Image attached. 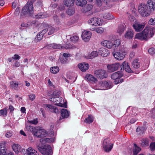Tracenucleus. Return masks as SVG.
I'll return each mask as SVG.
<instances>
[{"instance_id": "30", "label": "nucleus", "mask_w": 155, "mask_h": 155, "mask_svg": "<svg viewBox=\"0 0 155 155\" xmlns=\"http://www.w3.org/2000/svg\"><path fill=\"white\" fill-rule=\"evenodd\" d=\"M103 15V18L105 19L110 20L113 18V16L110 13H105Z\"/></svg>"}, {"instance_id": "9", "label": "nucleus", "mask_w": 155, "mask_h": 155, "mask_svg": "<svg viewBox=\"0 0 155 155\" xmlns=\"http://www.w3.org/2000/svg\"><path fill=\"white\" fill-rule=\"evenodd\" d=\"M113 55L114 58L118 60H121L124 59L125 55L124 51H119L118 52L113 53Z\"/></svg>"}, {"instance_id": "53", "label": "nucleus", "mask_w": 155, "mask_h": 155, "mask_svg": "<svg viewBox=\"0 0 155 155\" xmlns=\"http://www.w3.org/2000/svg\"><path fill=\"white\" fill-rule=\"evenodd\" d=\"M60 62L61 64H66L68 63V61L66 58H62L60 59Z\"/></svg>"}, {"instance_id": "52", "label": "nucleus", "mask_w": 155, "mask_h": 155, "mask_svg": "<svg viewBox=\"0 0 155 155\" xmlns=\"http://www.w3.org/2000/svg\"><path fill=\"white\" fill-rule=\"evenodd\" d=\"M27 123L36 125L38 123V119L37 118H36L32 120H28L27 121Z\"/></svg>"}, {"instance_id": "8", "label": "nucleus", "mask_w": 155, "mask_h": 155, "mask_svg": "<svg viewBox=\"0 0 155 155\" xmlns=\"http://www.w3.org/2000/svg\"><path fill=\"white\" fill-rule=\"evenodd\" d=\"M94 75L98 78L101 79L106 78L107 74L106 71L104 70H97L94 71Z\"/></svg>"}, {"instance_id": "33", "label": "nucleus", "mask_w": 155, "mask_h": 155, "mask_svg": "<svg viewBox=\"0 0 155 155\" xmlns=\"http://www.w3.org/2000/svg\"><path fill=\"white\" fill-rule=\"evenodd\" d=\"M12 147L15 153H17L20 150L21 146L18 144H14L12 145Z\"/></svg>"}, {"instance_id": "63", "label": "nucleus", "mask_w": 155, "mask_h": 155, "mask_svg": "<svg viewBox=\"0 0 155 155\" xmlns=\"http://www.w3.org/2000/svg\"><path fill=\"white\" fill-rule=\"evenodd\" d=\"M96 3L98 6H100L102 5V2L101 0H96Z\"/></svg>"}, {"instance_id": "15", "label": "nucleus", "mask_w": 155, "mask_h": 155, "mask_svg": "<svg viewBox=\"0 0 155 155\" xmlns=\"http://www.w3.org/2000/svg\"><path fill=\"white\" fill-rule=\"evenodd\" d=\"M98 85L99 87H100V89L102 90L110 88L108 83L105 81H102L100 82Z\"/></svg>"}, {"instance_id": "46", "label": "nucleus", "mask_w": 155, "mask_h": 155, "mask_svg": "<svg viewBox=\"0 0 155 155\" xmlns=\"http://www.w3.org/2000/svg\"><path fill=\"white\" fill-rule=\"evenodd\" d=\"M144 128L142 127H138L136 129L137 132H138L139 134H141L143 133L144 131Z\"/></svg>"}, {"instance_id": "21", "label": "nucleus", "mask_w": 155, "mask_h": 155, "mask_svg": "<svg viewBox=\"0 0 155 155\" xmlns=\"http://www.w3.org/2000/svg\"><path fill=\"white\" fill-rule=\"evenodd\" d=\"M103 45L109 49L113 48V43L110 41L104 40L102 42Z\"/></svg>"}, {"instance_id": "16", "label": "nucleus", "mask_w": 155, "mask_h": 155, "mask_svg": "<svg viewBox=\"0 0 155 155\" xmlns=\"http://www.w3.org/2000/svg\"><path fill=\"white\" fill-rule=\"evenodd\" d=\"M85 79L91 83H95L97 81V79L93 75L89 74L87 75L85 77Z\"/></svg>"}, {"instance_id": "10", "label": "nucleus", "mask_w": 155, "mask_h": 155, "mask_svg": "<svg viewBox=\"0 0 155 155\" xmlns=\"http://www.w3.org/2000/svg\"><path fill=\"white\" fill-rule=\"evenodd\" d=\"M91 36V33L90 31H84L82 32L81 37L82 39L85 41H88Z\"/></svg>"}, {"instance_id": "7", "label": "nucleus", "mask_w": 155, "mask_h": 155, "mask_svg": "<svg viewBox=\"0 0 155 155\" xmlns=\"http://www.w3.org/2000/svg\"><path fill=\"white\" fill-rule=\"evenodd\" d=\"M113 144H110L108 139L104 140L103 143V147L104 150L106 152H109L113 148Z\"/></svg>"}, {"instance_id": "36", "label": "nucleus", "mask_w": 155, "mask_h": 155, "mask_svg": "<svg viewBox=\"0 0 155 155\" xmlns=\"http://www.w3.org/2000/svg\"><path fill=\"white\" fill-rule=\"evenodd\" d=\"M139 60L136 59L134 60L132 63V66L135 68H138L140 66V63L138 62Z\"/></svg>"}, {"instance_id": "34", "label": "nucleus", "mask_w": 155, "mask_h": 155, "mask_svg": "<svg viewBox=\"0 0 155 155\" xmlns=\"http://www.w3.org/2000/svg\"><path fill=\"white\" fill-rule=\"evenodd\" d=\"M50 47L54 49H62V46L59 44H51L50 45Z\"/></svg>"}, {"instance_id": "20", "label": "nucleus", "mask_w": 155, "mask_h": 155, "mask_svg": "<svg viewBox=\"0 0 155 155\" xmlns=\"http://www.w3.org/2000/svg\"><path fill=\"white\" fill-rule=\"evenodd\" d=\"M25 155H38L37 152L31 147H29L26 150Z\"/></svg>"}, {"instance_id": "55", "label": "nucleus", "mask_w": 155, "mask_h": 155, "mask_svg": "<svg viewBox=\"0 0 155 155\" xmlns=\"http://www.w3.org/2000/svg\"><path fill=\"white\" fill-rule=\"evenodd\" d=\"M150 148L152 151L155 150V142H152L150 144Z\"/></svg>"}, {"instance_id": "17", "label": "nucleus", "mask_w": 155, "mask_h": 155, "mask_svg": "<svg viewBox=\"0 0 155 155\" xmlns=\"http://www.w3.org/2000/svg\"><path fill=\"white\" fill-rule=\"evenodd\" d=\"M121 70H124V69L125 71L128 73H131V70L130 68L128 63L126 62L125 61H124L122 63L121 65L120 66Z\"/></svg>"}, {"instance_id": "18", "label": "nucleus", "mask_w": 155, "mask_h": 155, "mask_svg": "<svg viewBox=\"0 0 155 155\" xmlns=\"http://www.w3.org/2000/svg\"><path fill=\"white\" fill-rule=\"evenodd\" d=\"M79 69L83 72L85 71L89 68V65L87 63H82L78 65Z\"/></svg>"}, {"instance_id": "26", "label": "nucleus", "mask_w": 155, "mask_h": 155, "mask_svg": "<svg viewBox=\"0 0 155 155\" xmlns=\"http://www.w3.org/2000/svg\"><path fill=\"white\" fill-rule=\"evenodd\" d=\"M98 55V52L96 51H93L91 53L88 54L86 58L87 59H92L96 57Z\"/></svg>"}, {"instance_id": "35", "label": "nucleus", "mask_w": 155, "mask_h": 155, "mask_svg": "<svg viewBox=\"0 0 155 155\" xmlns=\"http://www.w3.org/2000/svg\"><path fill=\"white\" fill-rule=\"evenodd\" d=\"M0 152L3 154H5L6 153L5 145L4 143H0Z\"/></svg>"}, {"instance_id": "47", "label": "nucleus", "mask_w": 155, "mask_h": 155, "mask_svg": "<svg viewBox=\"0 0 155 155\" xmlns=\"http://www.w3.org/2000/svg\"><path fill=\"white\" fill-rule=\"evenodd\" d=\"M67 13L69 15H72L74 13V10L72 8H68L66 11Z\"/></svg>"}, {"instance_id": "42", "label": "nucleus", "mask_w": 155, "mask_h": 155, "mask_svg": "<svg viewBox=\"0 0 155 155\" xmlns=\"http://www.w3.org/2000/svg\"><path fill=\"white\" fill-rule=\"evenodd\" d=\"M18 83L17 81H12L10 83V86L11 87L16 89L18 86Z\"/></svg>"}, {"instance_id": "49", "label": "nucleus", "mask_w": 155, "mask_h": 155, "mask_svg": "<svg viewBox=\"0 0 155 155\" xmlns=\"http://www.w3.org/2000/svg\"><path fill=\"white\" fill-rule=\"evenodd\" d=\"M104 31V29L101 27H98L96 28V31L98 33L101 34Z\"/></svg>"}, {"instance_id": "25", "label": "nucleus", "mask_w": 155, "mask_h": 155, "mask_svg": "<svg viewBox=\"0 0 155 155\" xmlns=\"http://www.w3.org/2000/svg\"><path fill=\"white\" fill-rule=\"evenodd\" d=\"M134 32L133 30H131L127 31L125 35V37L126 38L131 39L133 37Z\"/></svg>"}, {"instance_id": "56", "label": "nucleus", "mask_w": 155, "mask_h": 155, "mask_svg": "<svg viewBox=\"0 0 155 155\" xmlns=\"http://www.w3.org/2000/svg\"><path fill=\"white\" fill-rule=\"evenodd\" d=\"M149 53L151 55H153L155 54V50L154 48H152L148 50Z\"/></svg>"}, {"instance_id": "54", "label": "nucleus", "mask_w": 155, "mask_h": 155, "mask_svg": "<svg viewBox=\"0 0 155 155\" xmlns=\"http://www.w3.org/2000/svg\"><path fill=\"white\" fill-rule=\"evenodd\" d=\"M142 141V145L144 146L147 145L149 143V140L147 139H143Z\"/></svg>"}, {"instance_id": "59", "label": "nucleus", "mask_w": 155, "mask_h": 155, "mask_svg": "<svg viewBox=\"0 0 155 155\" xmlns=\"http://www.w3.org/2000/svg\"><path fill=\"white\" fill-rule=\"evenodd\" d=\"M29 97L31 101H33L35 99V96L34 94H31L29 95Z\"/></svg>"}, {"instance_id": "24", "label": "nucleus", "mask_w": 155, "mask_h": 155, "mask_svg": "<svg viewBox=\"0 0 155 155\" xmlns=\"http://www.w3.org/2000/svg\"><path fill=\"white\" fill-rule=\"evenodd\" d=\"M45 106L48 107L50 109V110L55 113H58L59 112V110L55 107L53 106L50 104H45Z\"/></svg>"}, {"instance_id": "41", "label": "nucleus", "mask_w": 155, "mask_h": 155, "mask_svg": "<svg viewBox=\"0 0 155 155\" xmlns=\"http://www.w3.org/2000/svg\"><path fill=\"white\" fill-rule=\"evenodd\" d=\"M8 109L7 108H5L0 110V116H5L7 115V110Z\"/></svg>"}, {"instance_id": "14", "label": "nucleus", "mask_w": 155, "mask_h": 155, "mask_svg": "<svg viewBox=\"0 0 155 155\" xmlns=\"http://www.w3.org/2000/svg\"><path fill=\"white\" fill-rule=\"evenodd\" d=\"M100 18H91L88 21V22L91 25L97 26V25H100L101 22Z\"/></svg>"}, {"instance_id": "62", "label": "nucleus", "mask_w": 155, "mask_h": 155, "mask_svg": "<svg viewBox=\"0 0 155 155\" xmlns=\"http://www.w3.org/2000/svg\"><path fill=\"white\" fill-rule=\"evenodd\" d=\"M12 133L11 132H7L6 134H5V136L7 137H11V136H12Z\"/></svg>"}, {"instance_id": "27", "label": "nucleus", "mask_w": 155, "mask_h": 155, "mask_svg": "<svg viewBox=\"0 0 155 155\" xmlns=\"http://www.w3.org/2000/svg\"><path fill=\"white\" fill-rule=\"evenodd\" d=\"M133 155H137V154L141 151V149L137 146L135 143L134 144Z\"/></svg>"}, {"instance_id": "19", "label": "nucleus", "mask_w": 155, "mask_h": 155, "mask_svg": "<svg viewBox=\"0 0 155 155\" xmlns=\"http://www.w3.org/2000/svg\"><path fill=\"white\" fill-rule=\"evenodd\" d=\"M98 53L103 57H107L109 54V52L108 50L105 48H100Z\"/></svg>"}, {"instance_id": "32", "label": "nucleus", "mask_w": 155, "mask_h": 155, "mask_svg": "<svg viewBox=\"0 0 155 155\" xmlns=\"http://www.w3.org/2000/svg\"><path fill=\"white\" fill-rule=\"evenodd\" d=\"M121 43L119 39H117L115 40L113 43V49L115 50L117 49L118 47L119 46Z\"/></svg>"}, {"instance_id": "29", "label": "nucleus", "mask_w": 155, "mask_h": 155, "mask_svg": "<svg viewBox=\"0 0 155 155\" xmlns=\"http://www.w3.org/2000/svg\"><path fill=\"white\" fill-rule=\"evenodd\" d=\"M55 140V138L54 137L51 138H41L40 139V141L41 142H43L44 141L45 142H48V143H51V142H53Z\"/></svg>"}, {"instance_id": "50", "label": "nucleus", "mask_w": 155, "mask_h": 155, "mask_svg": "<svg viewBox=\"0 0 155 155\" xmlns=\"http://www.w3.org/2000/svg\"><path fill=\"white\" fill-rule=\"evenodd\" d=\"M31 24V23L30 22H28L27 23L23 22L21 23V27L27 28Z\"/></svg>"}, {"instance_id": "64", "label": "nucleus", "mask_w": 155, "mask_h": 155, "mask_svg": "<svg viewBox=\"0 0 155 155\" xmlns=\"http://www.w3.org/2000/svg\"><path fill=\"white\" fill-rule=\"evenodd\" d=\"M20 66V63L19 62L16 61L14 64V66L16 67H18Z\"/></svg>"}, {"instance_id": "45", "label": "nucleus", "mask_w": 155, "mask_h": 155, "mask_svg": "<svg viewBox=\"0 0 155 155\" xmlns=\"http://www.w3.org/2000/svg\"><path fill=\"white\" fill-rule=\"evenodd\" d=\"M76 47L75 46H71L69 44H64L63 46H62V49L65 48V49H68L70 48H75Z\"/></svg>"}, {"instance_id": "38", "label": "nucleus", "mask_w": 155, "mask_h": 155, "mask_svg": "<svg viewBox=\"0 0 155 155\" xmlns=\"http://www.w3.org/2000/svg\"><path fill=\"white\" fill-rule=\"evenodd\" d=\"M93 121V116L91 115H89L88 117L86 118L84 120L85 122L88 124L92 123Z\"/></svg>"}, {"instance_id": "5", "label": "nucleus", "mask_w": 155, "mask_h": 155, "mask_svg": "<svg viewBox=\"0 0 155 155\" xmlns=\"http://www.w3.org/2000/svg\"><path fill=\"white\" fill-rule=\"evenodd\" d=\"M50 100L55 103V104L61 107H66L67 105L66 104H61L63 102V99L61 97H53L50 98Z\"/></svg>"}, {"instance_id": "4", "label": "nucleus", "mask_w": 155, "mask_h": 155, "mask_svg": "<svg viewBox=\"0 0 155 155\" xmlns=\"http://www.w3.org/2000/svg\"><path fill=\"white\" fill-rule=\"evenodd\" d=\"M37 148L39 151L43 155H51V147L49 146H38Z\"/></svg>"}, {"instance_id": "3", "label": "nucleus", "mask_w": 155, "mask_h": 155, "mask_svg": "<svg viewBox=\"0 0 155 155\" xmlns=\"http://www.w3.org/2000/svg\"><path fill=\"white\" fill-rule=\"evenodd\" d=\"M33 12V6L32 2H28L21 10L20 18H23L25 15L27 14L31 16Z\"/></svg>"}, {"instance_id": "60", "label": "nucleus", "mask_w": 155, "mask_h": 155, "mask_svg": "<svg viewBox=\"0 0 155 155\" xmlns=\"http://www.w3.org/2000/svg\"><path fill=\"white\" fill-rule=\"evenodd\" d=\"M20 57L18 54H15L13 57H12V58L16 60H18L20 59Z\"/></svg>"}, {"instance_id": "13", "label": "nucleus", "mask_w": 155, "mask_h": 155, "mask_svg": "<svg viewBox=\"0 0 155 155\" xmlns=\"http://www.w3.org/2000/svg\"><path fill=\"white\" fill-rule=\"evenodd\" d=\"M120 64L118 63H116L111 64L108 65L107 68L108 71L110 72H112L117 70L120 67Z\"/></svg>"}, {"instance_id": "39", "label": "nucleus", "mask_w": 155, "mask_h": 155, "mask_svg": "<svg viewBox=\"0 0 155 155\" xmlns=\"http://www.w3.org/2000/svg\"><path fill=\"white\" fill-rule=\"evenodd\" d=\"M74 0H65L64 4L67 7L72 6L74 3Z\"/></svg>"}, {"instance_id": "12", "label": "nucleus", "mask_w": 155, "mask_h": 155, "mask_svg": "<svg viewBox=\"0 0 155 155\" xmlns=\"http://www.w3.org/2000/svg\"><path fill=\"white\" fill-rule=\"evenodd\" d=\"M47 135L46 131L43 129H40L35 133V135L38 138H43Z\"/></svg>"}, {"instance_id": "44", "label": "nucleus", "mask_w": 155, "mask_h": 155, "mask_svg": "<svg viewBox=\"0 0 155 155\" xmlns=\"http://www.w3.org/2000/svg\"><path fill=\"white\" fill-rule=\"evenodd\" d=\"M78 39L79 38L78 36L74 35L72 36L70 38V40L71 41L73 42H76L78 41Z\"/></svg>"}, {"instance_id": "61", "label": "nucleus", "mask_w": 155, "mask_h": 155, "mask_svg": "<svg viewBox=\"0 0 155 155\" xmlns=\"http://www.w3.org/2000/svg\"><path fill=\"white\" fill-rule=\"evenodd\" d=\"M60 94V92L59 91H55L53 92V96H57V95H59Z\"/></svg>"}, {"instance_id": "37", "label": "nucleus", "mask_w": 155, "mask_h": 155, "mask_svg": "<svg viewBox=\"0 0 155 155\" xmlns=\"http://www.w3.org/2000/svg\"><path fill=\"white\" fill-rule=\"evenodd\" d=\"M59 69L58 67L56 66L51 67L50 68V71L52 73L56 74L59 72Z\"/></svg>"}, {"instance_id": "40", "label": "nucleus", "mask_w": 155, "mask_h": 155, "mask_svg": "<svg viewBox=\"0 0 155 155\" xmlns=\"http://www.w3.org/2000/svg\"><path fill=\"white\" fill-rule=\"evenodd\" d=\"M125 30V27L123 25H120L118 26L117 32L120 34H122Z\"/></svg>"}, {"instance_id": "1", "label": "nucleus", "mask_w": 155, "mask_h": 155, "mask_svg": "<svg viewBox=\"0 0 155 155\" xmlns=\"http://www.w3.org/2000/svg\"><path fill=\"white\" fill-rule=\"evenodd\" d=\"M155 10V2L151 0H148L147 4H140L138 6V11L143 17H147L150 15L151 12Z\"/></svg>"}, {"instance_id": "43", "label": "nucleus", "mask_w": 155, "mask_h": 155, "mask_svg": "<svg viewBox=\"0 0 155 155\" xmlns=\"http://www.w3.org/2000/svg\"><path fill=\"white\" fill-rule=\"evenodd\" d=\"M93 6L91 5L88 4L84 7L83 12L84 13L90 11L92 9Z\"/></svg>"}, {"instance_id": "48", "label": "nucleus", "mask_w": 155, "mask_h": 155, "mask_svg": "<svg viewBox=\"0 0 155 155\" xmlns=\"http://www.w3.org/2000/svg\"><path fill=\"white\" fill-rule=\"evenodd\" d=\"M26 129L28 131L34 132L35 131V128L31 126L27 125L26 126Z\"/></svg>"}, {"instance_id": "31", "label": "nucleus", "mask_w": 155, "mask_h": 155, "mask_svg": "<svg viewBox=\"0 0 155 155\" xmlns=\"http://www.w3.org/2000/svg\"><path fill=\"white\" fill-rule=\"evenodd\" d=\"M76 3L77 5L82 7L87 3V1L86 0H76Z\"/></svg>"}, {"instance_id": "6", "label": "nucleus", "mask_w": 155, "mask_h": 155, "mask_svg": "<svg viewBox=\"0 0 155 155\" xmlns=\"http://www.w3.org/2000/svg\"><path fill=\"white\" fill-rule=\"evenodd\" d=\"M123 75L119 71H117L112 74L111 78L112 79L115 80L114 81V83L115 84H117L123 82V79L117 80V79L120 78L122 77Z\"/></svg>"}, {"instance_id": "58", "label": "nucleus", "mask_w": 155, "mask_h": 155, "mask_svg": "<svg viewBox=\"0 0 155 155\" xmlns=\"http://www.w3.org/2000/svg\"><path fill=\"white\" fill-rule=\"evenodd\" d=\"M20 12V10L19 8H16L15 11V15L16 16H17L19 15V13Z\"/></svg>"}, {"instance_id": "28", "label": "nucleus", "mask_w": 155, "mask_h": 155, "mask_svg": "<svg viewBox=\"0 0 155 155\" xmlns=\"http://www.w3.org/2000/svg\"><path fill=\"white\" fill-rule=\"evenodd\" d=\"M48 31V28L43 29L37 35V38L39 40H41L44 35Z\"/></svg>"}, {"instance_id": "57", "label": "nucleus", "mask_w": 155, "mask_h": 155, "mask_svg": "<svg viewBox=\"0 0 155 155\" xmlns=\"http://www.w3.org/2000/svg\"><path fill=\"white\" fill-rule=\"evenodd\" d=\"M44 16L42 13H38V15H35V17L37 18H44Z\"/></svg>"}, {"instance_id": "2", "label": "nucleus", "mask_w": 155, "mask_h": 155, "mask_svg": "<svg viewBox=\"0 0 155 155\" xmlns=\"http://www.w3.org/2000/svg\"><path fill=\"white\" fill-rule=\"evenodd\" d=\"M154 34L153 28L146 27L141 32L138 33L135 35V38L141 40H146L152 37Z\"/></svg>"}, {"instance_id": "11", "label": "nucleus", "mask_w": 155, "mask_h": 155, "mask_svg": "<svg viewBox=\"0 0 155 155\" xmlns=\"http://www.w3.org/2000/svg\"><path fill=\"white\" fill-rule=\"evenodd\" d=\"M145 27L144 23H140L138 22L135 23L133 25V27L137 32L141 31Z\"/></svg>"}, {"instance_id": "51", "label": "nucleus", "mask_w": 155, "mask_h": 155, "mask_svg": "<svg viewBox=\"0 0 155 155\" xmlns=\"http://www.w3.org/2000/svg\"><path fill=\"white\" fill-rule=\"evenodd\" d=\"M149 24L152 25H155V18H151L148 21Z\"/></svg>"}, {"instance_id": "22", "label": "nucleus", "mask_w": 155, "mask_h": 155, "mask_svg": "<svg viewBox=\"0 0 155 155\" xmlns=\"http://www.w3.org/2000/svg\"><path fill=\"white\" fill-rule=\"evenodd\" d=\"M58 29V28L57 27L54 28L52 26L49 25L48 26V30L49 31L48 34L49 35H52L56 32Z\"/></svg>"}, {"instance_id": "23", "label": "nucleus", "mask_w": 155, "mask_h": 155, "mask_svg": "<svg viewBox=\"0 0 155 155\" xmlns=\"http://www.w3.org/2000/svg\"><path fill=\"white\" fill-rule=\"evenodd\" d=\"M69 113L68 111L65 109H62L61 110V118H67L69 115Z\"/></svg>"}]
</instances>
